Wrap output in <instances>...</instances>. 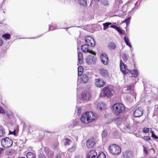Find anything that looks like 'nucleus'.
Masks as SVG:
<instances>
[{
    "label": "nucleus",
    "instance_id": "nucleus-1",
    "mask_svg": "<svg viewBox=\"0 0 158 158\" xmlns=\"http://www.w3.org/2000/svg\"><path fill=\"white\" fill-rule=\"evenodd\" d=\"M112 109L113 113L118 115L125 110V107L123 104L120 103H117L113 105Z\"/></svg>",
    "mask_w": 158,
    "mask_h": 158
},
{
    "label": "nucleus",
    "instance_id": "nucleus-2",
    "mask_svg": "<svg viewBox=\"0 0 158 158\" xmlns=\"http://www.w3.org/2000/svg\"><path fill=\"white\" fill-rule=\"evenodd\" d=\"M110 152L113 155H117L121 152L120 147L117 145L114 144L110 145L109 148Z\"/></svg>",
    "mask_w": 158,
    "mask_h": 158
},
{
    "label": "nucleus",
    "instance_id": "nucleus-3",
    "mask_svg": "<svg viewBox=\"0 0 158 158\" xmlns=\"http://www.w3.org/2000/svg\"><path fill=\"white\" fill-rule=\"evenodd\" d=\"M114 92V90L112 89L106 87L103 88L101 95L109 97L113 95Z\"/></svg>",
    "mask_w": 158,
    "mask_h": 158
},
{
    "label": "nucleus",
    "instance_id": "nucleus-4",
    "mask_svg": "<svg viewBox=\"0 0 158 158\" xmlns=\"http://www.w3.org/2000/svg\"><path fill=\"white\" fill-rule=\"evenodd\" d=\"M1 143L2 146L4 148L10 147L13 144L12 140L8 137H6L2 140Z\"/></svg>",
    "mask_w": 158,
    "mask_h": 158
},
{
    "label": "nucleus",
    "instance_id": "nucleus-5",
    "mask_svg": "<svg viewBox=\"0 0 158 158\" xmlns=\"http://www.w3.org/2000/svg\"><path fill=\"white\" fill-rule=\"evenodd\" d=\"M85 40L86 44L88 46L94 47L95 46V41L94 39L91 36H86L85 37Z\"/></svg>",
    "mask_w": 158,
    "mask_h": 158
},
{
    "label": "nucleus",
    "instance_id": "nucleus-6",
    "mask_svg": "<svg viewBox=\"0 0 158 158\" xmlns=\"http://www.w3.org/2000/svg\"><path fill=\"white\" fill-rule=\"evenodd\" d=\"M89 123L93 122L96 119L97 115L95 113L92 112H88Z\"/></svg>",
    "mask_w": 158,
    "mask_h": 158
},
{
    "label": "nucleus",
    "instance_id": "nucleus-7",
    "mask_svg": "<svg viewBox=\"0 0 158 158\" xmlns=\"http://www.w3.org/2000/svg\"><path fill=\"white\" fill-rule=\"evenodd\" d=\"M143 111L140 107L136 108L134 112V115L135 117H138L141 116L143 114Z\"/></svg>",
    "mask_w": 158,
    "mask_h": 158
},
{
    "label": "nucleus",
    "instance_id": "nucleus-8",
    "mask_svg": "<svg viewBox=\"0 0 158 158\" xmlns=\"http://www.w3.org/2000/svg\"><path fill=\"white\" fill-rule=\"evenodd\" d=\"M105 84V82L102 79H96L95 80V85L98 87H103Z\"/></svg>",
    "mask_w": 158,
    "mask_h": 158
},
{
    "label": "nucleus",
    "instance_id": "nucleus-9",
    "mask_svg": "<svg viewBox=\"0 0 158 158\" xmlns=\"http://www.w3.org/2000/svg\"><path fill=\"white\" fill-rule=\"evenodd\" d=\"M95 144V143L94 139H90L88 140L86 143V146L89 148L94 147Z\"/></svg>",
    "mask_w": 158,
    "mask_h": 158
},
{
    "label": "nucleus",
    "instance_id": "nucleus-10",
    "mask_svg": "<svg viewBox=\"0 0 158 158\" xmlns=\"http://www.w3.org/2000/svg\"><path fill=\"white\" fill-rule=\"evenodd\" d=\"M81 122L84 123H88V112H86L83 114L80 119Z\"/></svg>",
    "mask_w": 158,
    "mask_h": 158
},
{
    "label": "nucleus",
    "instance_id": "nucleus-11",
    "mask_svg": "<svg viewBox=\"0 0 158 158\" xmlns=\"http://www.w3.org/2000/svg\"><path fill=\"white\" fill-rule=\"evenodd\" d=\"M88 45L87 44H84L82 46L81 50L84 52H88L91 54H94L95 55V52L92 50H89L88 48Z\"/></svg>",
    "mask_w": 158,
    "mask_h": 158
},
{
    "label": "nucleus",
    "instance_id": "nucleus-12",
    "mask_svg": "<svg viewBox=\"0 0 158 158\" xmlns=\"http://www.w3.org/2000/svg\"><path fill=\"white\" fill-rule=\"evenodd\" d=\"M120 66L121 70L122 72L123 73L125 74L127 73V71H129V70L127 69V66L122 62L121 60L120 61Z\"/></svg>",
    "mask_w": 158,
    "mask_h": 158
},
{
    "label": "nucleus",
    "instance_id": "nucleus-13",
    "mask_svg": "<svg viewBox=\"0 0 158 158\" xmlns=\"http://www.w3.org/2000/svg\"><path fill=\"white\" fill-rule=\"evenodd\" d=\"M101 59L103 64L106 65L108 63V57L105 53H102L101 55Z\"/></svg>",
    "mask_w": 158,
    "mask_h": 158
},
{
    "label": "nucleus",
    "instance_id": "nucleus-14",
    "mask_svg": "<svg viewBox=\"0 0 158 158\" xmlns=\"http://www.w3.org/2000/svg\"><path fill=\"white\" fill-rule=\"evenodd\" d=\"M132 156V152L130 151L127 150L123 153V158H130Z\"/></svg>",
    "mask_w": 158,
    "mask_h": 158
},
{
    "label": "nucleus",
    "instance_id": "nucleus-15",
    "mask_svg": "<svg viewBox=\"0 0 158 158\" xmlns=\"http://www.w3.org/2000/svg\"><path fill=\"white\" fill-rule=\"evenodd\" d=\"M97 155V153L95 150H92L87 154V158H95Z\"/></svg>",
    "mask_w": 158,
    "mask_h": 158
},
{
    "label": "nucleus",
    "instance_id": "nucleus-16",
    "mask_svg": "<svg viewBox=\"0 0 158 158\" xmlns=\"http://www.w3.org/2000/svg\"><path fill=\"white\" fill-rule=\"evenodd\" d=\"M99 72L101 74L105 77H106L108 76V71L105 69L101 68L99 69Z\"/></svg>",
    "mask_w": 158,
    "mask_h": 158
},
{
    "label": "nucleus",
    "instance_id": "nucleus-17",
    "mask_svg": "<svg viewBox=\"0 0 158 158\" xmlns=\"http://www.w3.org/2000/svg\"><path fill=\"white\" fill-rule=\"evenodd\" d=\"M88 79L89 77L87 75L84 74L81 77L80 82L82 83H85L88 82Z\"/></svg>",
    "mask_w": 158,
    "mask_h": 158
},
{
    "label": "nucleus",
    "instance_id": "nucleus-18",
    "mask_svg": "<svg viewBox=\"0 0 158 158\" xmlns=\"http://www.w3.org/2000/svg\"><path fill=\"white\" fill-rule=\"evenodd\" d=\"M78 56V63L80 64H81L82 63L83 60L82 52H79Z\"/></svg>",
    "mask_w": 158,
    "mask_h": 158
},
{
    "label": "nucleus",
    "instance_id": "nucleus-19",
    "mask_svg": "<svg viewBox=\"0 0 158 158\" xmlns=\"http://www.w3.org/2000/svg\"><path fill=\"white\" fill-rule=\"evenodd\" d=\"M131 77H137L139 72L137 70L134 69L131 72Z\"/></svg>",
    "mask_w": 158,
    "mask_h": 158
},
{
    "label": "nucleus",
    "instance_id": "nucleus-20",
    "mask_svg": "<svg viewBox=\"0 0 158 158\" xmlns=\"http://www.w3.org/2000/svg\"><path fill=\"white\" fill-rule=\"evenodd\" d=\"M108 47L110 49H114L116 48V45L114 43L111 42L109 44Z\"/></svg>",
    "mask_w": 158,
    "mask_h": 158
},
{
    "label": "nucleus",
    "instance_id": "nucleus-21",
    "mask_svg": "<svg viewBox=\"0 0 158 158\" xmlns=\"http://www.w3.org/2000/svg\"><path fill=\"white\" fill-rule=\"evenodd\" d=\"M90 94L89 93H86L83 94L82 96L84 100H89L90 97Z\"/></svg>",
    "mask_w": 158,
    "mask_h": 158
},
{
    "label": "nucleus",
    "instance_id": "nucleus-22",
    "mask_svg": "<svg viewBox=\"0 0 158 158\" xmlns=\"http://www.w3.org/2000/svg\"><path fill=\"white\" fill-rule=\"evenodd\" d=\"M110 27L114 28L120 34H123V32L121 29L116 26L114 25H111L110 26Z\"/></svg>",
    "mask_w": 158,
    "mask_h": 158
},
{
    "label": "nucleus",
    "instance_id": "nucleus-23",
    "mask_svg": "<svg viewBox=\"0 0 158 158\" xmlns=\"http://www.w3.org/2000/svg\"><path fill=\"white\" fill-rule=\"evenodd\" d=\"M83 71V67L81 66H79L78 68V76H81Z\"/></svg>",
    "mask_w": 158,
    "mask_h": 158
},
{
    "label": "nucleus",
    "instance_id": "nucleus-24",
    "mask_svg": "<svg viewBox=\"0 0 158 158\" xmlns=\"http://www.w3.org/2000/svg\"><path fill=\"white\" fill-rule=\"evenodd\" d=\"M26 156L27 158H35V154L31 152H27Z\"/></svg>",
    "mask_w": 158,
    "mask_h": 158
},
{
    "label": "nucleus",
    "instance_id": "nucleus-25",
    "mask_svg": "<svg viewBox=\"0 0 158 158\" xmlns=\"http://www.w3.org/2000/svg\"><path fill=\"white\" fill-rule=\"evenodd\" d=\"M78 3L83 6H86L87 5V0H78Z\"/></svg>",
    "mask_w": 158,
    "mask_h": 158
},
{
    "label": "nucleus",
    "instance_id": "nucleus-26",
    "mask_svg": "<svg viewBox=\"0 0 158 158\" xmlns=\"http://www.w3.org/2000/svg\"><path fill=\"white\" fill-rule=\"evenodd\" d=\"M124 40L126 44L130 47H131V45L129 42V40L128 37L124 36Z\"/></svg>",
    "mask_w": 158,
    "mask_h": 158
},
{
    "label": "nucleus",
    "instance_id": "nucleus-27",
    "mask_svg": "<svg viewBox=\"0 0 158 158\" xmlns=\"http://www.w3.org/2000/svg\"><path fill=\"white\" fill-rule=\"evenodd\" d=\"M5 130L3 127L0 125V137L2 136L5 134Z\"/></svg>",
    "mask_w": 158,
    "mask_h": 158
},
{
    "label": "nucleus",
    "instance_id": "nucleus-28",
    "mask_svg": "<svg viewBox=\"0 0 158 158\" xmlns=\"http://www.w3.org/2000/svg\"><path fill=\"white\" fill-rule=\"evenodd\" d=\"M10 35L9 34H5L2 35V37L6 40L10 39Z\"/></svg>",
    "mask_w": 158,
    "mask_h": 158
},
{
    "label": "nucleus",
    "instance_id": "nucleus-29",
    "mask_svg": "<svg viewBox=\"0 0 158 158\" xmlns=\"http://www.w3.org/2000/svg\"><path fill=\"white\" fill-rule=\"evenodd\" d=\"M111 24V23L107 22L103 23V29L104 30H106V29L108 28L109 26Z\"/></svg>",
    "mask_w": 158,
    "mask_h": 158
},
{
    "label": "nucleus",
    "instance_id": "nucleus-30",
    "mask_svg": "<svg viewBox=\"0 0 158 158\" xmlns=\"http://www.w3.org/2000/svg\"><path fill=\"white\" fill-rule=\"evenodd\" d=\"M46 152V155L48 158H52L53 155V152L51 151H48Z\"/></svg>",
    "mask_w": 158,
    "mask_h": 158
},
{
    "label": "nucleus",
    "instance_id": "nucleus-31",
    "mask_svg": "<svg viewBox=\"0 0 158 158\" xmlns=\"http://www.w3.org/2000/svg\"><path fill=\"white\" fill-rule=\"evenodd\" d=\"M97 158H106V156L104 153L102 152L98 155Z\"/></svg>",
    "mask_w": 158,
    "mask_h": 158
},
{
    "label": "nucleus",
    "instance_id": "nucleus-32",
    "mask_svg": "<svg viewBox=\"0 0 158 158\" xmlns=\"http://www.w3.org/2000/svg\"><path fill=\"white\" fill-rule=\"evenodd\" d=\"M103 106V105L102 103H98L97 106V108L98 109L102 110V108Z\"/></svg>",
    "mask_w": 158,
    "mask_h": 158
},
{
    "label": "nucleus",
    "instance_id": "nucleus-33",
    "mask_svg": "<svg viewBox=\"0 0 158 158\" xmlns=\"http://www.w3.org/2000/svg\"><path fill=\"white\" fill-rule=\"evenodd\" d=\"M117 124H119L121 123L122 121V119L121 118H117L114 121Z\"/></svg>",
    "mask_w": 158,
    "mask_h": 158
},
{
    "label": "nucleus",
    "instance_id": "nucleus-34",
    "mask_svg": "<svg viewBox=\"0 0 158 158\" xmlns=\"http://www.w3.org/2000/svg\"><path fill=\"white\" fill-rule=\"evenodd\" d=\"M71 142V141L70 139L68 138H66L65 139V142L64 143V145H69L70 144Z\"/></svg>",
    "mask_w": 158,
    "mask_h": 158
},
{
    "label": "nucleus",
    "instance_id": "nucleus-35",
    "mask_svg": "<svg viewBox=\"0 0 158 158\" xmlns=\"http://www.w3.org/2000/svg\"><path fill=\"white\" fill-rule=\"evenodd\" d=\"M102 4L106 6L108 5V2L106 0H102L101 2Z\"/></svg>",
    "mask_w": 158,
    "mask_h": 158
},
{
    "label": "nucleus",
    "instance_id": "nucleus-36",
    "mask_svg": "<svg viewBox=\"0 0 158 158\" xmlns=\"http://www.w3.org/2000/svg\"><path fill=\"white\" fill-rule=\"evenodd\" d=\"M94 56H91L90 55V58H91V63H94L95 62V60H96V58L95 56L96 55L94 54Z\"/></svg>",
    "mask_w": 158,
    "mask_h": 158
},
{
    "label": "nucleus",
    "instance_id": "nucleus-37",
    "mask_svg": "<svg viewBox=\"0 0 158 158\" xmlns=\"http://www.w3.org/2000/svg\"><path fill=\"white\" fill-rule=\"evenodd\" d=\"M76 149V147L75 146H73L71 148H69L68 151L70 152H72L74 151Z\"/></svg>",
    "mask_w": 158,
    "mask_h": 158
},
{
    "label": "nucleus",
    "instance_id": "nucleus-38",
    "mask_svg": "<svg viewBox=\"0 0 158 158\" xmlns=\"http://www.w3.org/2000/svg\"><path fill=\"white\" fill-rule=\"evenodd\" d=\"M122 58L124 61H126L127 60V57L125 53H123L122 55Z\"/></svg>",
    "mask_w": 158,
    "mask_h": 158
},
{
    "label": "nucleus",
    "instance_id": "nucleus-39",
    "mask_svg": "<svg viewBox=\"0 0 158 158\" xmlns=\"http://www.w3.org/2000/svg\"><path fill=\"white\" fill-rule=\"evenodd\" d=\"M49 30L50 31H52L55 29H56V28L55 26L53 25H51L49 26Z\"/></svg>",
    "mask_w": 158,
    "mask_h": 158
},
{
    "label": "nucleus",
    "instance_id": "nucleus-40",
    "mask_svg": "<svg viewBox=\"0 0 158 158\" xmlns=\"http://www.w3.org/2000/svg\"><path fill=\"white\" fill-rule=\"evenodd\" d=\"M149 131V128L147 127H144L143 129V131L144 133H147Z\"/></svg>",
    "mask_w": 158,
    "mask_h": 158
},
{
    "label": "nucleus",
    "instance_id": "nucleus-41",
    "mask_svg": "<svg viewBox=\"0 0 158 158\" xmlns=\"http://www.w3.org/2000/svg\"><path fill=\"white\" fill-rule=\"evenodd\" d=\"M86 61L89 64L91 63V58H90V55L86 59Z\"/></svg>",
    "mask_w": 158,
    "mask_h": 158
},
{
    "label": "nucleus",
    "instance_id": "nucleus-42",
    "mask_svg": "<svg viewBox=\"0 0 158 158\" xmlns=\"http://www.w3.org/2000/svg\"><path fill=\"white\" fill-rule=\"evenodd\" d=\"M131 18L130 17H128L125 20L124 22L126 23L127 25L128 24H129Z\"/></svg>",
    "mask_w": 158,
    "mask_h": 158
},
{
    "label": "nucleus",
    "instance_id": "nucleus-43",
    "mask_svg": "<svg viewBox=\"0 0 158 158\" xmlns=\"http://www.w3.org/2000/svg\"><path fill=\"white\" fill-rule=\"evenodd\" d=\"M151 132L152 133V137L156 139H158V137L156 136L154 134V132L152 131H151Z\"/></svg>",
    "mask_w": 158,
    "mask_h": 158
},
{
    "label": "nucleus",
    "instance_id": "nucleus-44",
    "mask_svg": "<svg viewBox=\"0 0 158 158\" xmlns=\"http://www.w3.org/2000/svg\"><path fill=\"white\" fill-rule=\"evenodd\" d=\"M107 135V133L106 131H104L102 133V138H105L106 137Z\"/></svg>",
    "mask_w": 158,
    "mask_h": 158
},
{
    "label": "nucleus",
    "instance_id": "nucleus-45",
    "mask_svg": "<svg viewBox=\"0 0 158 158\" xmlns=\"http://www.w3.org/2000/svg\"><path fill=\"white\" fill-rule=\"evenodd\" d=\"M143 139L145 141H148L150 140V138L148 136H144Z\"/></svg>",
    "mask_w": 158,
    "mask_h": 158
},
{
    "label": "nucleus",
    "instance_id": "nucleus-46",
    "mask_svg": "<svg viewBox=\"0 0 158 158\" xmlns=\"http://www.w3.org/2000/svg\"><path fill=\"white\" fill-rule=\"evenodd\" d=\"M38 158H46V157L44 155L40 154L38 155Z\"/></svg>",
    "mask_w": 158,
    "mask_h": 158
},
{
    "label": "nucleus",
    "instance_id": "nucleus-47",
    "mask_svg": "<svg viewBox=\"0 0 158 158\" xmlns=\"http://www.w3.org/2000/svg\"><path fill=\"white\" fill-rule=\"evenodd\" d=\"M62 155L61 153H58L56 155L55 158H61Z\"/></svg>",
    "mask_w": 158,
    "mask_h": 158
},
{
    "label": "nucleus",
    "instance_id": "nucleus-48",
    "mask_svg": "<svg viewBox=\"0 0 158 158\" xmlns=\"http://www.w3.org/2000/svg\"><path fill=\"white\" fill-rule=\"evenodd\" d=\"M143 151L146 154H148V151L147 150V148H145L144 146H143Z\"/></svg>",
    "mask_w": 158,
    "mask_h": 158
},
{
    "label": "nucleus",
    "instance_id": "nucleus-49",
    "mask_svg": "<svg viewBox=\"0 0 158 158\" xmlns=\"http://www.w3.org/2000/svg\"><path fill=\"white\" fill-rule=\"evenodd\" d=\"M5 113V112L2 108L1 106H0V113L2 114H4Z\"/></svg>",
    "mask_w": 158,
    "mask_h": 158
},
{
    "label": "nucleus",
    "instance_id": "nucleus-50",
    "mask_svg": "<svg viewBox=\"0 0 158 158\" xmlns=\"http://www.w3.org/2000/svg\"><path fill=\"white\" fill-rule=\"evenodd\" d=\"M133 85H129V86L127 87V90H129L133 88Z\"/></svg>",
    "mask_w": 158,
    "mask_h": 158
},
{
    "label": "nucleus",
    "instance_id": "nucleus-51",
    "mask_svg": "<svg viewBox=\"0 0 158 158\" xmlns=\"http://www.w3.org/2000/svg\"><path fill=\"white\" fill-rule=\"evenodd\" d=\"M81 107H79L78 108V111H77L78 113H80L81 112Z\"/></svg>",
    "mask_w": 158,
    "mask_h": 158
},
{
    "label": "nucleus",
    "instance_id": "nucleus-52",
    "mask_svg": "<svg viewBox=\"0 0 158 158\" xmlns=\"http://www.w3.org/2000/svg\"><path fill=\"white\" fill-rule=\"evenodd\" d=\"M9 134H13L14 135H15V131H14L12 132L11 131H9Z\"/></svg>",
    "mask_w": 158,
    "mask_h": 158
},
{
    "label": "nucleus",
    "instance_id": "nucleus-53",
    "mask_svg": "<svg viewBox=\"0 0 158 158\" xmlns=\"http://www.w3.org/2000/svg\"><path fill=\"white\" fill-rule=\"evenodd\" d=\"M79 88L80 89L82 88V87L81 86V85H80V84H79L78 83L77 89H78Z\"/></svg>",
    "mask_w": 158,
    "mask_h": 158
},
{
    "label": "nucleus",
    "instance_id": "nucleus-54",
    "mask_svg": "<svg viewBox=\"0 0 158 158\" xmlns=\"http://www.w3.org/2000/svg\"><path fill=\"white\" fill-rule=\"evenodd\" d=\"M3 41L2 39L0 38V46H1L3 44Z\"/></svg>",
    "mask_w": 158,
    "mask_h": 158
},
{
    "label": "nucleus",
    "instance_id": "nucleus-55",
    "mask_svg": "<svg viewBox=\"0 0 158 158\" xmlns=\"http://www.w3.org/2000/svg\"><path fill=\"white\" fill-rule=\"evenodd\" d=\"M57 143H56L53 145V148L54 149H55L56 148V147L57 146Z\"/></svg>",
    "mask_w": 158,
    "mask_h": 158
},
{
    "label": "nucleus",
    "instance_id": "nucleus-56",
    "mask_svg": "<svg viewBox=\"0 0 158 158\" xmlns=\"http://www.w3.org/2000/svg\"><path fill=\"white\" fill-rule=\"evenodd\" d=\"M74 123H76V124L74 123V125H75L77 124V123H78V122H75Z\"/></svg>",
    "mask_w": 158,
    "mask_h": 158
},
{
    "label": "nucleus",
    "instance_id": "nucleus-57",
    "mask_svg": "<svg viewBox=\"0 0 158 158\" xmlns=\"http://www.w3.org/2000/svg\"><path fill=\"white\" fill-rule=\"evenodd\" d=\"M133 96L135 97V94H133Z\"/></svg>",
    "mask_w": 158,
    "mask_h": 158
},
{
    "label": "nucleus",
    "instance_id": "nucleus-58",
    "mask_svg": "<svg viewBox=\"0 0 158 158\" xmlns=\"http://www.w3.org/2000/svg\"><path fill=\"white\" fill-rule=\"evenodd\" d=\"M99 0H94L95 1L97 2V1H99Z\"/></svg>",
    "mask_w": 158,
    "mask_h": 158
},
{
    "label": "nucleus",
    "instance_id": "nucleus-59",
    "mask_svg": "<svg viewBox=\"0 0 158 158\" xmlns=\"http://www.w3.org/2000/svg\"><path fill=\"white\" fill-rule=\"evenodd\" d=\"M76 158H80V157H76Z\"/></svg>",
    "mask_w": 158,
    "mask_h": 158
},
{
    "label": "nucleus",
    "instance_id": "nucleus-60",
    "mask_svg": "<svg viewBox=\"0 0 158 158\" xmlns=\"http://www.w3.org/2000/svg\"><path fill=\"white\" fill-rule=\"evenodd\" d=\"M77 101L79 100L78 99V98H77Z\"/></svg>",
    "mask_w": 158,
    "mask_h": 158
},
{
    "label": "nucleus",
    "instance_id": "nucleus-61",
    "mask_svg": "<svg viewBox=\"0 0 158 158\" xmlns=\"http://www.w3.org/2000/svg\"><path fill=\"white\" fill-rule=\"evenodd\" d=\"M127 127V128H129L128 127Z\"/></svg>",
    "mask_w": 158,
    "mask_h": 158
},
{
    "label": "nucleus",
    "instance_id": "nucleus-62",
    "mask_svg": "<svg viewBox=\"0 0 158 158\" xmlns=\"http://www.w3.org/2000/svg\"><path fill=\"white\" fill-rule=\"evenodd\" d=\"M11 158V157H8V158Z\"/></svg>",
    "mask_w": 158,
    "mask_h": 158
},
{
    "label": "nucleus",
    "instance_id": "nucleus-63",
    "mask_svg": "<svg viewBox=\"0 0 158 158\" xmlns=\"http://www.w3.org/2000/svg\"><path fill=\"white\" fill-rule=\"evenodd\" d=\"M77 48H78H78H78V46L77 47Z\"/></svg>",
    "mask_w": 158,
    "mask_h": 158
},
{
    "label": "nucleus",
    "instance_id": "nucleus-64",
    "mask_svg": "<svg viewBox=\"0 0 158 158\" xmlns=\"http://www.w3.org/2000/svg\"><path fill=\"white\" fill-rule=\"evenodd\" d=\"M78 81H79V80L78 79Z\"/></svg>",
    "mask_w": 158,
    "mask_h": 158
}]
</instances>
